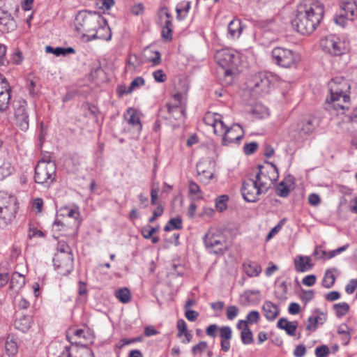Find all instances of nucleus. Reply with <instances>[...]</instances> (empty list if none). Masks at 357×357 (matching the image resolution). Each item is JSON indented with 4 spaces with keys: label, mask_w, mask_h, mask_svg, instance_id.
I'll return each instance as SVG.
<instances>
[{
    "label": "nucleus",
    "mask_w": 357,
    "mask_h": 357,
    "mask_svg": "<svg viewBox=\"0 0 357 357\" xmlns=\"http://www.w3.org/2000/svg\"><path fill=\"white\" fill-rule=\"evenodd\" d=\"M324 13L322 3L317 0H305L298 6L291 23L294 29L301 34H310L319 25Z\"/></svg>",
    "instance_id": "nucleus-1"
},
{
    "label": "nucleus",
    "mask_w": 357,
    "mask_h": 357,
    "mask_svg": "<svg viewBox=\"0 0 357 357\" xmlns=\"http://www.w3.org/2000/svg\"><path fill=\"white\" fill-rule=\"evenodd\" d=\"M350 84L342 77L332 79L328 83L330 95L326 99L325 108L327 110L333 109L344 113L350 105Z\"/></svg>",
    "instance_id": "nucleus-2"
},
{
    "label": "nucleus",
    "mask_w": 357,
    "mask_h": 357,
    "mask_svg": "<svg viewBox=\"0 0 357 357\" xmlns=\"http://www.w3.org/2000/svg\"><path fill=\"white\" fill-rule=\"evenodd\" d=\"M102 22L103 17L99 13L81 10L76 15L75 26L76 31L82 37H86L88 39Z\"/></svg>",
    "instance_id": "nucleus-3"
},
{
    "label": "nucleus",
    "mask_w": 357,
    "mask_h": 357,
    "mask_svg": "<svg viewBox=\"0 0 357 357\" xmlns=\"http://www.w3.org/2000/svg\"><path fill=\"white\" fill-rule=\"evenodd\" d=\"M186 94L176 93L173 96L174 103H167L160 109L159 114L166 119L183 120L185 114Z\"/></svg>",
    "instance_id": "nucleus-4"
},
{
    "label": "nucleus",
    "mask_w": 357,
    "mask_h": 357,
    "mask_svg": "<svg viewBox=\"0 0 357 357\" xmlns=\"http://www.w3.org/2000/svg\"><path fill=\"white\" fill-rule=\"evenodd\" d=\"M271 57L272 61L275 65L284 68L296 67L301 60L298 53L282 47L273 48Z\"/></svg>",
    "instance_id": "nucleus-5"
},
{
    "label": "nucleus",
    "mask_w": 357,
    "mask_h": 357,
    "mask_svg": "<svg viewBox=\"0 0 357 357\" xmlns=\"http://www.w3.org/2000/svg\"><path fill=\"white\" fill-rule=\"evenodd\" d=\"M204 242L208 251L216 255H223L228 249L225 236L218 229H209L204 237Z\"/></svg>",
    "instance_id": "nucleus-6"
},
{
    "label": "nucleus",
    "mask_w": 357,
    "mask_h": 357,
    "mask_svg": "<svg viewBox=\"0 0 357 357\" xmlns=\"http://www.w3.org/2000/svg\"><path fill=\"white\" fill-rule=\"evenodd\" d=\"M56 165L52 160H40L35 167L36 183L49 187L56 178Z\"/></svg>",
    "instance_id": "nucleus-7"
},
{
    "label": "nucleus",
    "mask_w": 357,
    "mask_h": 357,
    "mask_svg": "<svg viewBox=\"0 0 357 357\" xmlns=\"http://www.w3.org/2000/svg\"><path fill=\"white\" fill-rule=\"evenodd\" d=\"M258 172L255 179L263 190L264 193H267L269 189L278 178V172L276 166L273 163H268L267 166L258 165Z\"/></svg>",
    "instance_id": "nucleus-8"
},
{
    "label": "nucleus",
    "mask_w": 357,
    "mask_h": 357,
    "mask_svg": "<svg viewBox=\"0 0 357 357\" xmlns=\"http://www.w3.org/2000/svg\"><path fill=\"white\" fill-rule=\"evenodd\" d=\"M275 81V77L267 73H259L255 75L249 82L248 86L256 94L263 95L268 93L272 85Z\"/></svg>",
    "instance_id": "nucleus-9"
},
{
    "label": "nucleus",
    "mask_w": 357,
    "mask_h": 357,
    "mask_svg": "<svg viewBox=\"0 0 357 357\" xmlns=\"http://www.w3.org/2000/svg\"><path fill=\"white\" fill-rule=\"evenodd\" d=\"M53 264L58 274L68 275L73 270V253L56 252L53 258Z\"/></svg>",
    "instance_id": "nucleus-10"
},
{
    "label": "nucleus",
    "mask_w": 357,
    "mask_h": 357,
    "mask_svg": "<svg viewBox=\"0 0 357 357\" xmlns=\"http://www.w3.org/2000/svg\"><path fill=\"white\" fill-rule=\"evenodd\" d=\"M218 68H237L239 57L237 53L229 49H223L216 52L215 56Z\"/></svg>",
    "instance_id": "nucleus-11"
},
{
    "label": "nucleus",
    "mask_w": 357,
    "mask_h": 357,
    "mask_svg": "<svg viewBox=\"0 0 357 357\" xmlns=\"http://www.w3.org/2000/svg\"><path fill=\"white\" fill-rule=\"evenodd\" d=\"M243 199L248 202H255L259 200V197L265 195L263 190L257 183L255 178H247L243 183L241 189Z\"/></svg>",
    "instance_id": "nucleus-12"
},
{
    "label": "nucleus",
    "mask_w": 357,
    "mask_h": 357,
    "mask_svg": "<svg viewBox=\"0 0 357 357\" xmlns=\"http://www.w3.org/2000/svg\"><path fill=\"white\" fill-rule=\"evenodd\" d=\"M317 119L311 114L302 116L296 125L291 128V131L297 132L301 137L310 135L318 126Z\"/></svg>",
    "instance_id": "nucleus-13"
},
{
    "label": "nucleus",
    "mask_w": 357,
    "mask_h": 357,
    "mask_svg": "<svg viewBox=\"0 0 357 357\" xmlns=\"http://www.w3.org/2000/svg\"><path fill=\"white\" fill-rule=\"evenodd\" d=\"M26 106L27 103L23 99L18 100L13 102L15 122L16 126L22 131H26L29 126Z\"/></svg>",
    "instance_id": "nucleus-14"
},
{
    "label": "nucleus",
    "mask_w": 357,
    "mask_h": 357,
    "mask_svg": "<svg viewBox=\"0 0 357 357\" xmlns=\"http://www.w3.org/2000/svg\"><path fill=\"white\" fill-rule=\"evenodd\" d=\"M320 46L323 51L333 56H340L346 50L344 43L334 36H328L321 39Z\"/></svg>",
    "instance_id": "nucleus-15"
},
{
    "label": "nucleus",
    "mask_w": 357,
    "mask_h": 357,
    "mask_svg": "<svg viewBox=\"0 0 357 357\" xmlns=\"http://www.w3.org/2000/svg\"><path fill=\"white\" fill-rule=\"evenodd\" d=\"M243 137L241 126L234 124L231 128H226L222 138V144L227 145L231 142H239Z\"/></svg>",
    "instance_id": "nucleus-16"
},
{
    "label": "nucleus",
    "mask_w": 357,
    "mask_h": 357,
    "mask_svg": "<svg viewBox=\"0 0 357 357\" xmlns=\"http://www.w3.org/2000/svg\"><path fill=\"white\" fill-rule=\"evenodd\" d=\"M314 315L309 317L308 324L306 326V330L309 331H315L319 326L323 325L327 319L326 313L316 310L314 312Z\"/></svg>",
    "instance_id": "nucleus-17"
},
{
    "label": "nucleus",
    "mask_w": 357,
    "mask_h": 357,
    "mask_svg": "<svg viewBox=\"0 0 357 357\" xmlns=\"http://www.w3.org/2000/svg\"><path fill=\"white\" fill-rule=\"evenodd\" d=\"M112 38V32L109 26L107 24V21L103 18V22L100 24L99 27H97L96 30L91 34L89 38L87 39L88 41L94 40V39H101L109 40Z\"/></svg>",
    "instance_id": "nucleus-18"
},
{
    "label": "nucleus",
    "mask_w": 357,
    "mask_h": 357,
    "mask_svg": "<svg viewBox=\"0 0 357 357\" xmlns=\"http://www.w3.org/2000/svg\"><path fill=\"white\" fill-rule=\"evenodd\" d=\"M211 162L208 160H202L197 164V175L201 182L207 184L209 181L213 178V172L206 168Z\"/></svg>",
    "instance_id": "nucleus-19"
},
{
    "label": "nucleus",
    "mask_w": 357,
    "mask_h": 357,
    "mask_svg": "<svg viewBox=\"0 0 357 357\" xmlns=\"http://www.w3.org/2000/svg\"><path fill=\"white\" fill-rule=\"evenodd\" d=\"M16 24L11 15L2 9H0V31L9 32L14 30Z\"/></svg>",
    "instance_id": "nucleus-20"
},
{
    "label": "nucleus",
    "mask_w": 357,
    "mask_h": 357,
    "mask_svg": "<svg viewBox=\"0 0 357 357\" xmlns=\"http://www.w3.org/2000/svg\"><path fill=\"white\" fill-rule=\"evenodd\" d=\"M204 121L206 124L211 126L213 128L215 133L218 132V126H220L221 131H222L225 123L222 121V116L218 113L208 112L206 114Z\"/></svg>",
    "instance_id": "nucleus-21"
},
{
    "label": "nucleus",
    "mask_w": 357,
    "mask_h": 357,
    "mask_svg": "<svg viewBox=\"0 0 357 357\" xmlns=\"http://www.w3.org/2000/svg\"><path fill=\"white\" fill-rule=\"evenodd\" d=\"M262 311L268 321L275 320L280 314L278 306L271 301H265L262 305Z\"/></svg>",
    "instance_id": "nucleus-22"
},
{
    "label": "nucleus",
    "mask_w": 357,
    "mask_h": 357,
    "mask_svg": "<svg viewBox=\"0 0 357 357\" xmlns=\"http://www.w3.org/2000/svg\"><path fill=\"white\" fill-rule=\"evenodd\" d=\"M294 177L291 175L287 176L285 179L280 183L276 187V194L281 197H287L290 192V185L294 184Z\"/></svg>",
    "instance_id": "nucleus-23"
},
{
    "label": "nucleus",
    "mask_w": 357,
    "mask_h": 357,
    "mask_svg": "<svg viewBox=\"0 0 357 357\" xmlns=\"http://www.w3.org/2000/svg\"><path fill=\"white\" fill-rule=\"evenodd\" d=\"M311 259L310 257L307 256H297L294 259V266H295V270L297 272H305L307 271H310L312 266L313 264H311Z\"/></svg>",
    "instance_id": "nucleus-24"
},
{
    "label": "nucleus",
    "mask_w": 357,
    "mask_h": 357,
    "mask_svg": "<svg viewBox=\"0 0 357 357\" xmlns=\"http://www.w3.org/2000/svg\"><path fill=\"white\" fill-rule=\"evenodd\" d=\"M298 325V322L297 321H289L285 318H280L277 323V327L280 329L284 330L290 336H294L296 335Z\"/></svg>",
    "instance_id": "nucleus-25"
},
{
    "label": "nucleus",
    "mask_w": 357,
    "mask_h": 357,
    "mask_svg": "<svg viewBox=\"0 0 357 357\" xmlns=\"http://www.w3.org/2000/svg\"><path fill=\"white\" fill-rule=\"evenodd\" d=\"M236 72L237 68L218 69L219 76H222V77H220L222 84L225 85H230L233 83Z\"/></svg>",
    "instance_id": "nucleus-26"
},
{
    "label": "nucleus",
    "mask_w": 357,
    "mask_h": 357,
    "mask_svg": "<svg viewBox=\"0 0 357 357\" xmlns=\"http://www.w3.org/2000/svg\"><path fill=\"white\" fill-rule=\"evenodd\" d=\"M32 317L30 315H22L15 321V327L22 332L27 331L31 327Z\"/></svg>",
    "instance_id": "nucleus-27"
},
{
    "label": "nucleus",
    "mask_w": 357,
    "mask_h": 357,
    "mask_svg": "<svg viewBox=\"0 0 357 357\" xmlns=\"http://www.w3.org/2000/svg\"><path fill=\"white\" fill-rule=\"evenodd\" d=\"M144 57L146 61L151 62L153 66L159 65L161 61V54L159 51H152L146 48L144 51Z\"/></svg>",
    "instance_id": "nucleus-28"
},
{
    "label": "nucleus",
    "mask_w": 357,
    "mask_h": 357,
    "mask_svg": "<svg viewBox=\"0 0 357 357\" xmlns=\"http://www.w3.org/2000/svg\"><path fill=\"white\" fill-rule=\"evenodd\" d=\"M341 8L344 12L343 14L346 15L347 20H353L354 17L357 15V6L355 2H344Z\"/></svg>",
    "instance_id": "nucleus-29"
},
{
    "label": "nucleus",
    "mask_w": 357,
    "mask_h": 357,
    "mask_svg": "<svg viewBox=\"0 0 357 357\" xmlns=\"http://www.w3.org/2000/svg\"><path fill=\"white\" fill-rule=\"evenodd\" d=\"M15 171L14 167L8 160H4L0 165V181L10 176Z\"/></svg>",
    "instance_id": "nucleus-30"
},
{
    "label": "nucleus",
    "mask_w": 357,
    "mask_h": 357,
    "mask_svg": "<svg viewBox=\"0 0 357 357\" xmlns=\"http://www.w3.org/2000/svg\"><path fill=\"white\" fill-rule=\"evenodd\" d=\"M10 88H4L0 91V111L3 112L8 107L10 100Z\"/></svg>",
    "instance_id": "nucleus-31"
},
{
    "label": "nucleus",
    "mask_w": 357,
    "mask_h": 357,
    "mask_svg": "<svg viewBox=\"0 0 357 357\" xmlns=\"http://www.w3.org/2000/svg\"><path fill=\"white\" fill-rule=\"evenodd\" d=\"M228 32L232 38H238L242 32L241 22L239 20H233L228 24Z\"/></svg>",
    "instance_id": "nucleus-32"
},
{
    "label": "nucleus",
    "mask_w": 357,
    "mask_h": 357,
    "mask_svg": "<svg viewBox=\"0 0 357 357\" xmlns=\"http://www.w3.org/2000/svg\"><path fill=\"white\" fill-rule=\"evenodd\" d=\"M166 17L168 18L162 29V36L164 39L171 41L172 39V27L173 24L172 21L169 20L170 14L167 12L165 13Z\"/></svg>",
    "instance_id": "nucleus-33"
},
{
    "label": "nucleus",
    "mask_w": 357,
    "mask_h": 357,
    "mask_svg": "<svg viewBox=\"0 0 357 357\" xmlns=\"http://www.w3.org/2000/svg\"><path fill=\"white\" fill-rule=\"evenodd\" d=\"M45 50L48 53H52L54 55L59 56L61 55L66 56L69 54H74L75 52V49L73 47H56L54 48L51 46H47Z\"/></svg>",
    "instance_id": "nucleus-34"
},
{
    "label": "nucleus",
    "mask_w": 357,
    "mask_h": 357,
    "mask_svg": "<svg viewBox=\"0 0 357 357\" xmlns=\"http://www.w3.org/2000/svg\"><path fill=\"white\" fill-rule=\"evenodd\" d=\"M5 350L8 356H14L17 354L18 347L15 339L13 336H8L5 343Z\"/></svg>",
    "instance_id": "nucleus-35"
},
{
    "label": "nucleus",
    "mask_w": 357,
    "mask_h": 357,
    "mask_svg": "<svg viewBox=\"0 0 357 357\" xmlns=\"http://www.w3.org/2000/svg\"><path fill=\"white\" fill-rule=\"evenodd\" d=\"M127 115L129 116L128 117H126L127 119L128 123L132 126H137L138 130H141L142 126L139 117L137 114L136 110L130 107L128 108L127 110Z\"/></svg>",
    "instance_id": "nucleus-36"
},
{
    "label": "nucleus",
    "mask_w": 357,
    "mask_h": 357,
    "mask_svg": "<svg viewBox=\"0 0 357 357\" xmlns=\"http://www.w3.org/2000/svg\"><path fill=\"white\" fill-rule=\"evenodd\" d=\"M25 284V278L22 274L15 272L10 278V288H22Z\"/></svg>",
    "instance_id": "nucleus-37"
},
{
    "label": "nucleus",
    "mask_w": 357,
    "mask_h": 357,
    "mask_svg": "<svg viewBox=\"0 0 357 357\" xmlns=\"http://www.w3.org/2000/svg\"><path fill=\"white\" fill-rule=\"evenodd\" d=\"M335 268L327 270L325 273L324 278L322 280V284L324 287L329 289L331 288L335 283V276L333 271H335Z\"/></svg>",
    "instance_id": "nucleus-38"
},
{
    "label": "nucleus",
    "mask_w": 357,
    "mask_h": 357,
    "mask_svg": "<svg viewBox=\"0 0 357 357\" xmlns=\"http://www.w3.org/2000/svg\"><path fill=\"white\" fill-rule=\"evenodd\" d=\"M61 211H66V217L74 219V224L76 228H78L81 220H79V211L77 208H70L69 207H63Z\"/></svg>",
    "instance_id": "nucleus-39"
},
{
    "label": "nucleus",
    "mask_w": 357,
    "mask_h": 357,
    "mask_svg": "<svg viewBox=\"0 0 357 357\" xmlns=\"http://www.w3.org/2000/svg\"><path fill=\"white\" fill-rule=\"evenodd\" d=\"M244 270L250 277L257 276L261 271V266L256 262H250L244 265Z\"/></svg>",
    "instance_id": "nucleus-40"
},
{
    "label": "nucleus",
    "mask_w": 357,
    "mask_h": 357,
    "mask_svg": "<svg viewBox=\"0 0 357 357\" xmlns=\"http://www.w3.org/2000/svg\"><path fill=\"white\" fill-rule=\"evenodd\" d=\"M115 296L123 303H128L131 298L130 291L126 287L116 290Z\"/></svg>",
    "instance_id": "nucleus-41"
},
{
    "label": "nucleus",
    "mask_w": 357,
    "mask_h": 357,
    "mask_svg": "<svg viewBox=\"0 0 357 357\" xmlns=\"http://www.w3.org/2000/svg\"><path fill=\"white\" fill-rule=\"evenodd\" d=\"M182 228V220L177 217L171 218L164 227L165 231H169L172 229H181Z\"/></svg>",
    "instance_id": "nucleus-42"
},
{
    "label": "nucleus",
    "mask_w": 357,
    "mask_h": 357,
    "mask_svg": "<svg viewBox=\"0 0 357 357\" xmlns=\"http://www.w3.org/2000/svg\"><path fill=\"white\" fill-rule=\"evenodd\" d=\"M74 357H94V354L90 348L81 344L75 349Z\"/></svg>",
    "instance_id": "nucleus-43"
},
{
    "label": "nucleus",
    "mask_w": 357,
    "mask_h": 357,
    "mask_svg": "<svg viewBox=\"0 0 357 357\" xmlns=\"http://www.w3.org/2000/svg\"><path fill=\"white\" fill-rule=\"evenodd\" d=\"M252 113L258 119H263L269 115L268 108L259 104L252 108Z\"/></svg>",
    "instance_id": "nucleus-44"
},
{
    "label": "nucleus",
    "mask_w": 357,
    "mask_h": 357,
    "mask_svg": "<svg viewBox=\"0 0 357 357\" xmlns=\"http://www.w3.org/2000/svg\"><path fill=\"white\" fill-rule=\"evenodd\" d=\"M241 338L244 344H250L254 342L253 335L249 326L243 328L241 332Z\"/></svg>",
    "instance_id": "nucleus-45"
},
{
    "label": "nucleus",
    "mask_w": 357,
    "mask_h": 357,
    "mask_svg": "<svg viewBox=\"0 0 357 357\" xmlns=\"http://www.w3.org/2000/svg\"><path fill=\"white\" fill-rule=\"evenodd\" d=\"M229 201V196L227 195H222L219 196L215 201V207L218 211L222 212L227 208V202Z\"/></svg>",
    "instance_id": "nucleus-46"
},
{
    "label": "nucleus",
    "mask_w": 357,
    "mask_h": 357,
    "mask_svg": "<svg viewBox=\"0 0 357 357\" xmlns=\"http://www.w3.org/2000/svg\"><path fill=\"white\" fill-rule=\"evenodd\" d=\"M335 310V314L338 317L344 316L349 311V305L347 303H340L335 304L333 306Z\"/></svg>",
    "instance_id": "nucleus-47"
},
{
    "label": "nucleus",
    "mask_w": 357,
    "mask_h": 357,
    "mask_svg": "<svg viewBox=\"0 0 357 357\" xmlns=\"http://www.w3.org/2000/svg\"><path fill=\"white\" fill-rule=\"evenodd\" d=\"M159 229V226L152 227L151 225H146L142 228V235L146 239H150L153 234L156 233Z\"/></svg>",
    "instance_id": "nucleus-48"
},
{
    "label": "nucleus",
    "mask_w": 357,
    "mask_h": 357,
    "mask_svg": "<svg viewBox=\"0 0 357 357\" xmlns=\"http://www.w3.org/2000/svg\"><path fill=\"white\" fill-rule=\"evenodd\" d=\"M144 84H145V80L143 77H137L131 82V83L126 91V93H132L135 89H136L137 88H138L139 86L144 85Z\"/></svg>",
    "instance_id": "nucleus-49"
},
{
    "label": "nucleus",
    "mask_w": 357,
    "mask_h": 357,
    "mask_svg": "<svg viewBox=\"0 0 357 357\" xmlns=\"http://www.w3.org/2000/svg\"><path fill=\"white\" fill-rule=\"evenodd\" d=\"M259 312L256 310H252L247 314L245 321L248 326L249 324H257L259 321Z\"/></svg>",
    "instance_id": "nucleus-50"
},
{
    "label": "nucleus",
    "mask_w": 357,
    "mask_h": 357,
    "mask_svg": "<svg viewBox=\"0 0 357 357\" xmlns=\"http://www.w3.org/2000/svg\"><path fill=\"white\" fill-rule=\"evenodd\" d=\"M142 61L136 54H132L129 56L128 61V68H132L133 70L139 67L142 64Z\"/></svg>",
    "instance_id": "nucleus-51"
},
{
    "label": "nucleus",
    "mask_w": 357,
    "mask_h": 357,
    "mask_svg": "<svg viewBox=\"0 0 357 357\" xmlns=\"http://www.w3.org/2000/svg\"><path fill=\"white\" fill-rule=\"evenodd\" d=\"M221 340H229L231 338V329L229 326L219 328Z\"/></svg>",
    "instance_id": "nucleus-52"
},
{
    "label": "nucleus",
    "mask_w": 357,
    "mask_h": 357,
    "mask_svg": "<svg viewBox=\"0 0 357 357\" xmlns=\"http://www.w3.org/2000/svg\"><path fill=\"white\" fill-rule=\"evenodd\" d=\"M239 310L235 305H230L227 308V317L229 320H233L238 314Z\"/></svg>",
    "instance_id": "nucleus-53"
},
{
    "label": "nucleus",
    "mask_w": 357,
    "mask_h": 357,
    "mask_svg": "<svg viewBox=\"0 0 357 357\" xmlns=\"http://www.w3.org/2000/svg\"><path fill=\"white\" fill-rule=\"evenodd\" d=\"M330 353L329 348L326 345H322L316 348L317 357H326Z\"/></svg>",
    "instance_id": "nucleus-54"
},
{
    "label": "nucleus",
    "mask_w": 357,
    "mask_h": 357,
    "mask_svg": "<svg viewBox=\"0 0 357 357\" xmlns=\"http://www.w3.org/2000/svg\"><path fill=\"white\" fill-rule=\"evenodd\" d=\"M207 342L205 341H202L192 348V352L194 355H196L199 352H202L205 351L207 349Z\"/></svg>",
    "instance_id": "nucleus-55"
},
{
    "label": "nucleus",
    "mask_w": 357,
    "mask_h": 357,
    "mask_svg": "<svg viewBox=\"0 0 357 357\" xmlns=\"http://www.w3.org/2000/svg\"><path fill=\"white\" fill-rule=\"evenodd\" d=\"M164 208L162 206H158L153 213V215L149 219V223H153L155 221V220L161 216L163 213Z\"/></svg>",
    "instance_id": "nucleus-56"
},
{
    "label": "nucleus",
    "mask_w": 357,
    "mask_h": 357,
    "mask_svg": "<svg viewBox=\"0 0 357 357\" xmlns=\"http://www.w3.org/2000/svg\"><path fill=\"white\" fill-rule=\"evenodd\" d=\"M257 146L258 144L256 142H250L249 144H246L244 146V152L247 155L252 154L257 150Z\"/></svg>",
    "instance_id": "nucleus-57"
},
{
    "label": "nucleus",
    "mask_w": 357,
    "mask_h": 357,
    "mask_svg": "<svg viewBox=\"0 0 357 357\" xmlns=\"http://www.w3.org/2000/svg\"><path fill=\"white\" fill-rule=\"evenodd\" d=\"M69 165H72L71 170L74 172H77L80 165L79 158L77 155H73L70 158Z\"/></svg>",
    "instance_id": "nucleus-58"
},
{
    "label": "nucleus",
    "mask_w": 357,
    "mask_h": 357,
    "mask_svg": "<svg viewBox=\"0 0 357 357\" xmlns=\"http://www.w3.org/2000/svg\"><path fill=\"white\" fill-rule=\"evenodd\" d=\"M177 328H178V337H181L183 333L188 332L187 331V325L184 320L179 319L177 322Z\"/></svg>",
    "instance_id": "nucleus-59"
},
{
    "label": "nucleus",
    "mask_w": 357,
    "mask_h": 357,
    "mask_svg": "<svg viewBox=\"0 0 357 357\" xmlns=\"http://www.w3.org/2000/svg\"><path fill=\"white\" fill-rule=\"evenodd\" d=\"M23 60L22 53L20 50H16L13 54L11 61L13 64H20Z\"/></svg>",
    "instance_id": "nucleus-60"
},
{
    "label": "nucleus",
    "mask_w": 357,
    "mask_h": 357,
    "mask_svg": "<svg viewBox=\"0 0 357 357\" xmlns=\"http://www.w3.org/2000/svg\"><path fill=\"white\" fill-rule=\"evenodd\" d=\"M154 79L157 82H164L166 80V75L162 70H158L153 73Z\"/></svg>",
    "instance_id": "nucleus-61"
},
{
    "label": "nucleus",
    "mask_w": 357,
    "mask_h": 357,
    "mask_svg": "<svg viewBox=\"0 0 357 357\" xmlns=\"http://www.w3.org/2000/svg\"><path fill=\"white\" fill-rule=\"evenodd\" d=\"M321 202L320 197L315 193H312L308 197V202L311 206H317Z\"/></svg>",
    "instance_id": "nucleus-62"
},
{
    "label": "nucleus",
    "mask_w": 357,
    "mask_h": 357,
    "mask_svg": "<svg viewBox=\"0 0 357 357\" xmlns=\"http://www.w3.org/2000/svg\"><path fill=\"white\" fill-rule=\"evenodd\" d=\"M316 276L314 275H308L303 278L302 282L304 285L311 287L316 282Z\"/></svg>",
    "instance_id": "nucleus-63"
},
{
    "label": "nucleus",
    "mask_w": 357,
    "mask_h": 357,
    "mask_svg": "<svg viewBox=\"0 0 357 357\" xmlns=\"http://www.w3.org/2000/svg\"><path fill=\"white\" fill-rule=\"evenodd\" d=\"M306 353V348L303 344L298 345L294 351L296 357H303Z\"/></svg>",
    "instance_id": "nucleus-64"
}]
</instances>
